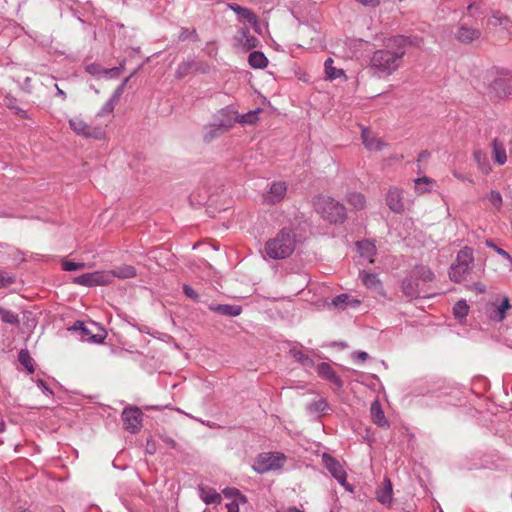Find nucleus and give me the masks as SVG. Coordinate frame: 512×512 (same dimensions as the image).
<instances>
[{
	"instance_id": "nucleus-56",
	"label": "nucleus",
	"mask_w": 512,
	"mask_h": 512,
	"mask_svg": "<svg viewBox=\"0 0 512 512\" xmlns=\"http://www.w3.org/2000/svg\"><path fill=\"white\" fill-rule=\"evenodd\" d=\"M0 318H1V320L6 321V320H12L13 316L10 315L9 312H7L4 309L0 308Z\"/></svg>"
},
{
	"instance_id": "nucleus-14",
	"label": "nucleus",
	"mask_w": 512,
	"mask_h": 512,
	"mask_svg": "<svg viewBox=\"0 0 512 512\" xmlns=\"http://www.w3.org/2000/svg\"><path fill=\"white\" fill-rule=\"evenodd\" d=\"M386 204L394 213L401 214L405 210L403 191L397 187H391L386 196Z\"/></svg>"
},
{
	"instance_id": "nucleus-15",
	"label": "nucleus",
	"mask_w": 512,
	"mask_h": 512,
	"mask_svg": "<svg viewBox=\"0 0 512 512\" xmlns=\"http://www.w3.org/2000/svg\"><path fill=\"white\" fill-rule=\"evenodd\" d=\"M316 370L321 378L331 382L336 388L341 389L343 387L342 379L336 374L330 364L322 362L317 365Z\"/></svg>"
},
{
	"instance_id": "nucleus-40",
	"label": "nucleus",
	"mask_w": 512,
	"mask_h": 512,
	"mask_svg": "<svg viewBox=\"0 0 512 512\" xmlns=\"http://www.w3.org/2000/svg\"><path fill=\"white\" fill-rule=\"evenodd\" d=\"M468 270L466 269H462L456 265H453L451 267V270H450V278L451 280L455 281V282H461L462 280L465 279V276L468 274Z\"/></svg>"
},
{
	"instance_id": "nucleus-46",
	"label": "nucleus",
	"mask_w": 512,
	"mask_h": 512,
	"mask_svg": "<svg viewBox=\"0 0 512 512\" xmlns=\"http://www.w3.org/2000/svg\"><path fill=\"white\" fill-rule=\"evenodd\" d=\"M14 277L6 272L0 271V288H4L14 283Z\"/></svg>"
},
{
	"instance_id": "nucleus-57",
	"label": "nucleus",
	"mask_w": 512,
	"mask_h": 512,
	"mask_svg": "<svg viewBox=\"0 0 512 512\" xmlns=\"http://www.w3.org/2000/svg\"><path fill=\"white\" fill-rule=\"evenodd\" d=\"M248 62H249L251 67L256 68V51H252L249 54Z\"/></svg>"
},
{
	"instance_id": "nucleus-9",
	"label": "nucleus",
	"mask_w": 512,
	"mask_h": 512,
	"mask_svg": "<svg viewBox=\"0 0 512 512\" xmlns=\"http://www.w3.org/2000/svg\"><path fill=\"white\" fill-rule=\"evenodd\" d=\"M125 430L132 434L138 433L142 428L143 412L137 406H127L121 413Z\"/></svg>"
},
{
	"instance_id": "nucleus-41",
	"label": "nucleus",
	"mask_w": 512,
	"mask_h": 512,
	"mask_svg": "<svg viewBox=\"0 0 512 512\" xmlns=\"http://www.w3.org/2000/svg\"><path fill=\"white\" fill-rule=\"evenodd\" d=\"M418 280L422 279L423 282H429L433 279V273L425 268L420 267L413 271L412 273Z\"/></svg>"
},
{
	"instance_id": "nucleus-49",
	"label": "nucleus",
	"mask_w": 512,
	"mask_h": 512,
	"mask_svg": "<svg viewBox=\"0 0 512 512\" xmlns=\"http://www.w3.org/2000/svg\"><path fill=\"white\" fill-rule=\"evenodd\" d=\"M194 35H196V31L194 29L182 28L178 35V40L184 41Z\"/></svg>"
},
{
	"instance_id": "nucleus-2",
	"label": "nucleus",
	"mask_w": 512,
	"mask_h": 512,
	"mask_svg": "<svg viewBox=\"0 0 512 512\" xmlns=\"http://www.w3.org/2000/svg\"><path fill=\"white\" fill-rule=\"evenodd\" d=\"M313 208L329 223H342L347 218L345 206L330 196H316L313 199Z\"/></svg>"
},
{
	"instance_id": "nucleus-44",
	"label": "nucleus",
	"mask_w": 512,
	"mask_h": 512,
	"mask_svg": "<svg viewBox=\"0 0 512 512\" xmlns=\"http://www.w3.org/2000/svg\"><path fill=\"white\" fill-rule=\"evenodd\" d=\"M85 267H86L85 263H76V262L69 261V260H64L62 262V268L65 271H76V270L83 269Z\"/></svg>"
},
{
	"instance_id": "nucleus-17",
	"label": "nucleus",
	"mask_w": 512,
	"mask_h": 512,
	"mask_svg": "<svg viewBox=\"0 0 512 512\" xmlns=\"http://www.w3.org/2000/svg\"><path fill=\"white\" fill-rule=\"evenodd\" d=\"M359 279L361 280L362 284L367 289H371L378 293H382V291H383L382 282L379 279L377 274L362 270L359 272Z\"/></svg>"
},
{
	"instance_id": "nucleus-31",
	"label": "nucleus",
	"mask_w": 512,
	"mask_h": 512,
	"mask_svg": "<svg viewBox=\"0 0 512 512\" xmlns=\"http://www.w3.org/2000/svg\"><path fill=\"white\" fill-rule=\"evenodd\" d=\"M18 361L29 373L34 372V360L27 349H21L18 353Z\"/></svg>"
},
{
	"instance_id": "nucleus-64",
	"label": "nucleus",
	"mask_w": 512,
	"mask_h": 512,
	"mask_svg": "<svg viewBox=\"0 0 512 512\" xmlns=\"http://www.w3.org/2000/svg\"><path fill=\"white\" fill-rule=\"evenodd\" d=\"M215 136H216L215 134H210V135H206V136H205V138H206L207 140H211V139H213V137H215Z\"/></svg>"
},
{
	"instance_id": "nucleus-45",
	"label": "nucleus",
	"mask_w": 512,
	"mask_h": 512,
	"mask_svg": "<svg viewBox=\"0 0 512 512\" xmlns=\"http://www.w3.org/2000/svg\"><path fill=\"white\" fill-rule=\"evenodd\" d=\"M486 245L490 248H493L497 254L502 256L505 260H507L512 265V257L510 256V254L508 252H506L502 248L498 247L492 241H489V240L486 241Z\"/></svg>"
},
{
	"instance_id": "nucleus-50",
	"label": "nucleus",
	"mask_w": 512,
	"mask_h": 512,
	"mask_svg": "<svg viewBox=\"0 0 512 512\" xmlns=\"http://www.w3.org/2000/svg\"><path fill=\"white\" fill-rule=\"evenodd\" d=\"M37 386L46 394V395H53V390L47 385V383L42 380L38 379L36 381Z\"/></svg>"
},
{
	"instance_id": "nucleus-12",
	"label": "nucleus",
	"mask_w": 512,
	"mask_h": 512,
	"mask_svg": "<svg viewBox=\"0 0 512 512\" xmlns=\"http://www.w3.org/2000/svg\"><path fill=\"white\" fill-rule=\"evenodd\" d=\"M362 301L350 294L343 293L335 296L330 302H326L325 306L329 310L347 311L355 310L361 305Z\"/></svg>"
},
{
	"instance_id": "nucleus-34",
	"label": "nucleus",
	"mask_w": 512,
	"mask_h": 512,
	"mask_svg": "<svg viewBox=\"0 0 512 512\" xmlns=\"http://www.w3.org/2000/svg\"><path fill=\"white\" fill-rule=\"evenodd\" d=\"M327 407V401L324 398H319L317 400L310 402L307 406V409L310 413L316 414L324 412L327 409Z\"/></svg>"
},
{
	"instance_id": "nucleus-58",
	"label": "nucleus",
	"mask_w": 512,
	"mask_h": 512,
	"mask_svg": "<svg viewBox=\"0 0 512 512\" xmlns=\"http://www.w3.org/2000/svg\"><path fill=\"white\" fill-rule=\"evenodd\" d=\"M128 80H129V78H126V79L123 81V83L121 84V86H119V87L116 89V91H115V95H114V97H115V98H116V97H119V96L122 94L123 89H124L125 85L127 84Z\"/></svg>"
},
{
	"instance_id": "nucleus-62",
	"label": "nucleus",
	"mask_w": 512,
	"mask_h": 512,
	"mask_svg": "<svg viewBox=\"0 0 512 512\" xmlns=\"http://www.w3.org/2000/svg\"><path fill=\"white\" fill-rule=\"evenodd\" d=\"M261 77H265L267 82L275 83V78L271 74L264 73Z\"/></svg>"
},
{
	"instance_id": "nucleus-63",
	"label": "nucleus",
	"mask_w": 512,
	"mask_h": 512,
	"mask_svg": "<svg viewBox=\"0 0 512 512\" xmlns=\"http://www.w3.org/2000/svg\"><path fill=\"white\" fill-rule=\"evenodd\" d=\"M5 430V423L2 421L0 422V432H3Z\"/></svg>"
},
{
	"instance_id": "nucleus-35",
	"label": "nucleus",
	"mask_w": 512,
	"mask_h": 512,
	"mask_svg": "<svg viewBox=\"0 0 512 512\" xmlns=\"http://www.w3.org/2000/svg\"><path fill=\"white\" fill-rule=\"evenodd\" d=\"M223 495L232 500H236L239 503H245L246 497L240 493V491L236 488L227 487L222 491Z\"/></svg>"
},
{
	"instance_id": "nucleus-28",
	"label": "nucleus",
	"mask_w": 512,
	"mask_h": 512,
	"mask_svg": "<svg viewBox=\"0 0 512 512\" xmlns=\"http://www.w3.org/2000/svg\"><path fill=\"white\" fill-rule=\"evenodd\" d=\"M347 203L355 210H363L366 206V198L360 192H350L346 195Z\"/></svg>"
},
{
	"instance_id": "nucleus-53",
	"label": "nucleus",
	"mask_w": 512,
	"mask_h": 512,
	"mask_svg": "<svg viewBox=\"0 0 512 512\" xmlns=\"http://www.w3.org/2000/svg\"><path fill=\"white\" fill-rule=\"evenodd\" d=\"M352 357L354 359L364 362L369 358V355L365 351H356L352 353Z\"/></svg>"
},
{
	"instance_id": "nucleus-8",
	"label": "nucleus",
	"mask_w": 512,
	"mask_h": 512,
	"mask_svg": "<svg viewBox=\"0 0 512 512\" xmlns=\"http://www.w3.org/2000/svg\"><path fill=\"white\" fill-rule=\"evenodd\" d=\"M322 463L342 487L350 492L353 491L352 486L347 482L346 471L337 459L327 453H324L322 455Z\"/></svg>"
},
{
	"instance_id": "nucleus-60",
	"label": "nucleus",
	"mask_w": 512,
	"mask_h": 512,
	"mask_svg": "<svg viewBox=\"0 0 512 512\" xmlns=\"http://www.w3.org/2000/svg\"><path fill=\"white\" fill-rule=\"evenodd\" d=\"M453 176L456 177L457 179L461 180V181L468 180L469 183H473L472 179H468L463 174H460V173H458L456 171H453Z\"/></svg>"
},
{
	"instance_id": "nucleus-47",
	"label": "nucleus",
	"mask_w": 512,
	"mask_h": 512,
	"mask_svg": "<svg viewBox=\"0 0 512 512\" xmlns=\"http://www.w3.org/2000/svg\"><path fill=\"white\" fill-rule=\"evenodd\" d=\"M183 292L185 293V295L189 298H191L192 300L194 301H200V296L196 293V291L190 287L189 285H184L183 286Z\"/></svg>"
},
{
	"instance_id": "nucleus-22",
	"label": "nucleus",
	"mask_w": 512,
	"mask_h": 512,
	"mask_svg": "<svg viewBox=\"0 0 512 512\" xmlns=\"http://www.w3.org/2000/svg\"><path fill=\"white\" fill-rule=\"evenodd\" d=\"M473 260V250L469 247H464L458 252L454 265L469 271Z\"/></svg>"
},
{
	"instance_id": "nucleus-43",
	"label": "nucleus",
	"mask_w": 512,
	"mask_h": 512,
	"mask_svg": "<svg viewBox=\"0 0 512 512\" xmlns=\"http://www.w3.org/2000/svg\"><path fill=\"white\" fill-rule=\"evenodd\" d=\"M192 69V63L190 62H182L178 65L175 75L177 78L181 79L188 75L190 70Z\"/></svg>"
},
{
	"instance_id": "nucleus-18",
	"label": "nucleus",
	"mask_w": 512,
	"mask_h": 512,
	"mask_svg": "<svg viewBox=\"0 0 512 512\" xmlns=\"http://www.w3.org/2000/svg\"><path fill=\"white\" fill-rule=\"evenodd\" d=\"M393 487L389 478H384L383 484L376 490V499L383 505L392 503Z\"/></svg>"
},
{
	"instance_id": "nucleus-13",
	"label": "nucleus",
	"mask_w": 512,
	"mask_h": 512,
	"mask_svg": "<svg viewBox=\"0 0 512 512\" xmlns=\"http://www.w3.org/2000/svg\"><path fill=\"white\" fill-rule=\"evenodd\" d=\"M453 35L455 40L460 44L469 45L479 40L482 32L477 27L467 23H462L457 27Z\"/></svg>"
},
{
	"instance_id": "nucleus-23",
	"label": "nucleus",
	"mask_w": 512,
	"mask_h": 512,
	"mask_svg": "<svg viewBox=\"0 0 512 512\" xmlns=\"http://www.w3.org/2000/svg\"><path fill=\"white\" fill-rule=\"evenodd\" d=\"M236 40L243 52L251 50L256 45L255 38L249 35V31L247 29H241L238 31Z\"/></svg>"
},
{
	"instance_id": "nucleus-24",
	"label": "nucleus",
	"mask_w": 512,
	"mask_h": 512,
	"mask_svg": "<svg viewBox=\"0 0 512 512\" xmlns=\"http://www.w3.org/2000/svg\"><path fill=\"white\" fill-rule=\"evenodd\" d=\"M85 70L90 75L96 76V77L106 76V75L119 76V74H120V69L117 67L111 68V69H104L96 63L88 64L85 67Z\"/></svg>"
},
{
	"instance_id": "nucleus-61",
	"label": "nucleus",
	"mask_w": 512,
	"mask_h": 512,
	"mask_svg": "<svg viewBox=\"0 0 512 512\" xmlns=\"http://www.w3.org/2000/svg\"><path fill=\"white\" fill-rule=\"evenodd\" d=\"M55 87L57 90V96L61 97L62 99H66V93L57 84Z\"/></svg>"
},
{
	"instance_id": "nucleus-59",
	"label": "nucleus",
	"mask_w": 512,
	"mask_h": 512,
	"mask_svg": "<svg viewBox=\"0 0 512 512\" xmlns=\"http://www.w3.org/2000/svg\"><path fill=\"white\" fill-rule=\"evenodd\" d=\"M146 452L148 454H154L156 452V448L154 444H150V440L147 439V446H146Z\"/></svg>"
},
{
	"instance_id": "nucleus-3",
	"label": "nucleus",
	"mask_w": 512,
	"mask_h": 512,
	"mask_svg": "<svg viewBox=\"0 0 512 512\" xmlns=\"http://www.w3.org/2000/svg\"><path fill=\"white\" fill-rule=\"evenodd\" d=\"M404 54L405 50L402 47L393 51L388 49L377 50L371 58V65L379 73L390 75L401 66Z\"/></svg>"
},
{
	"instance_id": "nucleus-5",
	"label": "nucleus",
	"mask_w": 512,
	"mask_h": 512,
	"mask_svg": "<svg viewBox=\"0 0 512 512\" xmlns=\"http://www.w3.org/2000/svg\"><path fill=\"white\" fill-rule=\"evenodd\" d=\"M286 462L287 457L282 452L272 451L260 453L258 454V474L280 471Z\"/></svg>"
},
{
	"instance_id": "nucleus-10",
	"label": "nucleus",
	"mask_w": 512,
	"mask_h": 512,
	"mask_svg": "<svg viewBox=\"0 0 512 512\" xmlns=\"http://www.w3.org/2000/svg\"><path fill=\"white\" fill-rule=\"evenodd\" d=\"M111 276L108 271H94L73 278V283L86 287L106 286L111 284Z\"/></svg>"
},
{
	"instance_id": "nucleus-1",
	"label": "nucleus",
	"mask_w": 512,
	"mask_h": 512,
	"mask_svg": "<svg viewBox=\"0 0 512 512\" xmlns=\"http://www.w3.org/2000/svg\"><path fill=\"white\" fill-rule=\"evenodd\" d=\"M295 244L294 233L288 228H283L274 238L266 242L265 252L272 259H285L293 253Z\"/></svg>"
},
{
	"instance_id": "nucleus-20",
	"label": "nucleus",
	"mask_w": 512,
	"mask_h": 512,
	"mask_svg": "<svg viewBox=\"0 0 512 512\" xmlns=\"http://www.w3.org/2000/svg\"><path fill=\"white\" fill-rule=\"evenodd\" d=\"M492 158L498 165L502 166L507 161L505 146L502 141L495 138L491 142Z\"/></svg>"
},
{
	"instance_id": "nucleus-42",
	"label": "nucleus",
	"mask_w": 512,
	"mask_h": 512,
	"mask_svg": "<svg viewBox=\"0 0 512 512\" xmlns=\"http://www.w3.org/2000/svg\"><path fill=\"white\" fill-rule=\"evenodd\" d=\"M415 182V189L416 191L419 193V194H423V193H426L428 192L429 190L428 189H423L421 187L422 184H425V185H429V184H432L434 183V180L432 178H429V177H426V176H423L421 178H417L414 180Z\"/></svg>"
},
{
	"instance_id": "nucleus-11",
	"label": "nucleus",
	"mask_w": 512,
	"mask_h": 512,
	"mask_svg": "<svg viewBox=\"0 0 512 512\" xmlns=\"http://www.w3.org/2000/svg\"><path fill=\"white\" fill-rule=\"evenodd\" d=\"M70 128L78 135L94 138V139H102L104 136V131L98 127H92L88 125L81 117H73L69 120Z\"/></svg>"
},
{
	"instance_id": "nucleus-54",
	"label": "nucleus",
	"mask_w": 512,
	"mask_h": 512,
	"mask_svg": "<svg viewBox=\"0 0 512 512\" xmlns=\"http://www.w3.org/2000/svg\"><path fill=\"white\" fill-rule=\"evenodd\" d=\"M239 502L236 500H232L231 502L226 504L227 512H239Z\"/></svg>"
},
{
	"instance_id": "nucleus-7",
	"label": "nucleus",
	"mask_w": 512,
	"mask_h": 512,
	"mask_svg": "<svg viewBox=\"0 0 512 512\" xmlns=\"http://www.w3.org/2000/svg\"><path fill=\"white\" fill-rule=\"evenodd\" d=\"M288 186L285 181L269 183L262 193V204L273 206L281 203L287 195Z\"/></svg>"
},
{
	"instance_id": "nucleus-16",
	"label": "nucleus",
	"mask_w": 512,
	"mask_h": 512,
	"mask_svg": "<svg viewBox=\"0 0 512 512\" xmlns=\"http://www.w3.org/2000/svg\"><path fill=\"white\" fill-rule=\"evenodd\" d=\"M361 137L365 148L369 151H380L385 146L383 140L367 128L362 129Z\"/></svg>"
},
{
	"instance_id": "nucleus-39",
	"label": "nucleus",
	"mask_w": 512,
	"mask_h": 512,
	"mask_svg": "<svg viewBox=\"0 0 512 512\" xmlns=\"http://www.w3.org/2000/svg\"><path fill=\"white\" fill-rule=\"evenodd\" d=\"M486 199L489 201V203L497 210L499 211L502 207V196L498 191L491 190L487 195Z\"/></svg>"
},
{
	"instance_id": "nucleus-4",
	"label": "nucleus",
	"mask_w": 512,
	"mask_h": 512,
	"mask_svg": "<svg viewBox=\"0 0 512 512\" xmlns=\"http://www.w3.org/2000/svg\"><path fill=\"white\" fill-rule=\"evenodd\" d=\"M69 330L79 331L81 340L102 343L107 336V329L99 322H75Z\"/></svg>"
},
{
	"instance_id": "nucleus-26",
	"label": "nucleus",
	"mask_w": 512,
	"mask_h": 512,
	"mask_svg": "<svg viewBox=\"0 0 512 512\" xmlns=\"http://www.w3.org/2000/svg\"><path fill=\"white\" fill-rule=\"evenodd\" d=\"M358 251L361 257H365L370 263H374V256L376 254V246L374 243L364 240L357 242Z\"/></svg>"
},
{
	"instance_id": "nucleus-29",
	"label": "nucleus",
	"mask_w": 512,
	"mask_h": 512,
	"mask_svg": "<svg viewBox=\"0 0 512 512\" xmlns=\"http://www.w3.org/2000/svg\"><path fill=\"white\" fill-rule=\"evenodd\" d=\"M289 354L302 366L306 368H310L314 366V361L307 355L303 353V351L297 346H293L289 350Z\"/></svg>"
},
{
	"instance_id": "nucleus-30",
	"label": "nucleus",
	"mask_w": 512,
	"mask_h": 512,
	"mask_svg": "<svg viewBox=\"0 0 512 512\" xmlns=\"http://www.w3.org/2000/svg\"><path fill=\"white\" fill-rule=\"evenodd\" d=\"M370 411H371V416H372L373 422L376 425H378L380 427H384V426L388 425V422L385 418L384 412L381 409V406L377 402H375L371 405Z\"/></svg>"
},
{
	"instance_id": "nucleus-48",
	"label": "nucleus",
	"mask_w": 512,
	"mask_h": 512,
	"mask_svg": "<svg viewBox=\"0 0 512 512\" xmlns=\"http://www.w3.org/2000/svg\"><path fill=\"white\" fill-rule=\"evenodd\" d=\"M114 107H115L114 101L113 100H109L102 107L101 111L99 112V116H104V115L111 114L113 112V110H114Z\"/></svg>"
},
{
	"instance_id": "nucleus-37",
	"label": "nucleus",
	"mask_w": 512,
	"mask_h": 512,
	"mask_svg": "<svg viewBox=\"0 0 512 512\" xmlns=\"http://www.w3.org/2000/svg\"><path fill=\"white\" fill-rule=\"evenodd\" d=\"M474 160L476 161L479 169L485 173V174H488L490 172V166L489 164L486 162V157L484 155V153H482L481 151H475L474 154Z\"/></svg>"
},
{
	"instance_id": "nucleus-21",
	"label": "nucleus",
	"mask_w": 512,
	"mask_h": 512,
	"mask_svg": "<svg viewBox=\"0 0 512 512\" xmlns=\"http://www.w3.org/2000/svg\"><path fill=\"white\" fill-rule=\"evenodd\" d=\"M108 273L112 274L111 284L116 277L119 279H129L137 275L136 269L133 266L126 264L116 267L115 269L108 270Z\"/></svg>"
},
{
	"instance_id": "nucleus-6",
	"label": "nucleus",
	"mask_w": 512,
	"mask_h": 512,
	"mask_svg": "<svg viewBox=\"0 0 512 512\" xmlns=\"http://www.w3.org/2000/svg\"><path fill=\"white\" fill-rule=\"evenodd\" d=\"M221 118L218 123L213 124L216 131L221 133L229 130L235 122L240 123H253L256 119V112L250 111L246 115H239L237 112L232 110H223L220 113Z\"/></svg>"
},
{
	"instance_id": "nucleus-55",
	"label": "nucleus",
	"mask_w": 512,
	"mask_h": 512,
	"mask_svg": "<svg viewBox=\"0 0 512 512\" xmlns=\"http://www.w3.org/2000/svg\"><path fill=\"white\" fill-rule=\"evenodd\" d=\"M161 439H162V441H163L165 444H167L168 446H170L172 449H177V446H178V445H177L176 441H175L173 438H171V437H169V436L162 435V436H161Z\"/></svg>"
},
{
	"instance_id": "nucleus-27",
	"label": "nucleus",
	"mask_w": 512,
	"mask_h": 512,
	"mask_svg": "<svg viewBox=\"0 0 512 512\" xmlns=\"http://www.w3.org/2000/svg\"><path fill=\"white\" fill-rule=\"evenodd\" d=\"M403 292L410 297H416L419 295V281L411 274L402 283Z\"/></svg>"
},
{
	"instance_id": "nucleus-25",
	"label": "nucleus",
	"mask_w": 512,
	"mask_h": 512,
	"mask_svg": "<svg viewBox=\"0 0 512 512\" xmlns=\"http://www.w3.org/2000/svg\"><path fill=\"white\" fill-rule=\"evenodd\" d=\"M211 310L216 312L220 316L236 317L241 314L242 308L238 305L222 304L211 306Z\"/></svg>"
},
{
	"instance_id": "nucleus-33",
	"label": "nucleus",
	"mask_w": 512,
	"mask_h": 512,
	"mask_svg": "<svg viewBox=\"0 0 512 512\" xmlns=\"http://www.w3.org/2000/svg\"><path fill=\"white\" fill-rule=\"evenodd\" d=\"M333 63L334 61L332 58H328L324 63L326 76L330 80L337 79L344 75V71L342 69H336L333 66Z\"/></svg>"
},
{
	"instance_id": "nucleus-52",
	"label": "nucleus",
	"mask_w": 512,
	"mask_h": 512,
	"mask_svg": "<svg viewBox=\"0 0 512 512\" xmlns=\"http://www.w3.org/2000/svg\"><path fill=\"white\" fill-rule=\"evenodd\" d=\"M268 59L263 53L258 51V69H264L268 66Z\"/></svg>"
},
{
	"instance_id": "nucleus-36",
	"label": "nucleus",
	"mask_w": 512,
	"mask_h": 512,
	"mask_svg": "<svg viewBox=\"0 0 512 512\" xmlns=\"http://www.w3.org/2000/svg\"><path fill=\"white\" fill-rule=\"evenodd\" d=\"M493 306L495 307L494 312L496 313V316L501 320L506 317V311L511 308L509 299L507 297H503L500 304H493Z\"/></svg>"
},
{
	"instance_id": "nucleus-38",
	"label": "nucleus",
	"mask_w": 512,
	"mask_h": 512,
	"mask_svg": "<svg viewBox=\"0 0 512 512\" xmlns=\"http://www.w3.org/2000/svg\"><path fill=\"white\" fill-rule=\"evenodd\" d=\"M469 306L465 300L458 301L453 307V314L457 318H465L468 315Z\"/></svg>"
},
{
	"instance_id": "nucleus-19",
	"label": "nucleus",
	"mask_w": 512,
	"mask_h": 512,
	"mask_svg": "<svg viewBox=\"0 0 512 512\" xmlns=\"http://www.w3.org/2000/svg\"><path fill=\"white\" fill-rule=\"evenodd\" d=\"M199 497L205 504H220L222 497L214 488L202 486L198 487Z\"/></svg>"
},
{
	"instance_id": "nucleus-51",
	"label": "nucleus",
	"mask_w": 512,
	"mask_h": 512,
	"mask_svg": "<svg viewBox=\"0 0 512 512\" xmlns=\"http://www.w3.org/2000/svg\"><path fill=\"white\" fill-rule=\"evenodd\" d=\"M365 7L376 8L380 5L381 0H355Z\"/></svg>"
},
{
	"instance_id": "nucleus-32",
	"label": "nucleus",
	"mask_w": 512,
	"mask_h": 512,
	"mask_svg": "<svg viewBox=\"0 0 512 512\" xmlns=\"http://www.w3.org/2000/svg\"><path fill=\"white\" fill-rule=\"evenodd\" d=\"M229 8L236 12L240 18L247 20L253 25H256V20L254 19V14L251 10L241 7L238 4H230Z\"/></svg>"
}]
</instances>
